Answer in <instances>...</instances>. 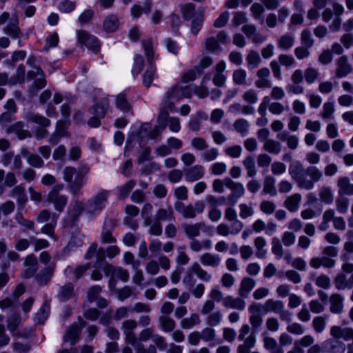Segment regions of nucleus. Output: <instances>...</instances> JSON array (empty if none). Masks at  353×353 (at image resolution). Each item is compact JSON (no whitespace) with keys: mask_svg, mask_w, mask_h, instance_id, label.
Segmentation results:
<instances>
[{"mask_svg":"<svg viewBox=\"0 0 353 353\" xmlns=\"http://www.w3.org/2000/svg\"><path fill=\"white\" fill-rule=\"evenodd\" d=\"M47 201L53 203L57 211L61 212L68 203V197L65 195L59 194L56 190H52L48 194Z\"/></svg>","mask_w":353,"mask_h":353,"instance_id":"9d476101","label":"nucleus"},{"mask_svg":"<svg viewBox=\"0 0 353 353\" xmlns=\"http://www.w3.org/2000/svg\"><path fill=\"white\" fill-rule=\"evenodd\" d=\"M85 204L79 201H74L72 204V208L68 212V219L70 222L74 223L80 216L82 212H85Z\"/></svg>","mask_w":353,"mask_h":353,"instance_id":"c85d7f7f","label":"nucleus"},{"mask_svg":"<svg viewBox=\"0 0 353 353\" xmlns=\"http://www.w3.org/2000/svg\"><path fill=\"white\" fill-rule=\"evenodd\" d=\"M89 263L81 265L74 268L72 266L68 265L64 270V274L67 277H70L73 280L79 279L85 272L90 268Z\"/></svg>","mask_w":353,"mask_h":353,"instance_id":"f3484780","label":"nucleus"},{"mask_svg":"<svg viewBox=\"0 0 353 353\" xmlns=\"http://www.w3.org/2000/svg\"><path fill=\"white\" fill-rule=\"evenodd\" d=\"M3 31L6 34L14 39L20 38L22 36V33L19 27V20L17 18L12 19L4 28Z\"/></svg>","mask_w":353,"mask_h":353,"instance_id":"c756f323","label":"nucleus"},{"mask_svg":"<svg viewBox=\"0 0 353 353\" xmlns=\"http://www.w3.org/2000/svg\"><path fill=\"white\" fill-rule=\"evenodd\" d=\"M115 292L117 293L118 299L121 301H123L132 296H134L136 298L134 289L128 285H125L123 288L117 289Z\"/></svg>","mask_w":353,"mask_h":353,"instance_id":"680f3d73","label":"nucleus"},{"mask_svg":"<svg viewBox=\"0 0 353 353\" xmlns=\"http://www.w3.org/2000/svg\"><path fill=\"white\" fill-rule=\"evenodd\" d=\"M281 147L280 142L273 139H267L263 145V148L265 151L274 154L280 153Z\"/></svg>","mask_w":353,"mask_h":353,"instance_id":"8fccbe9b","label":"nucleus"},{"mask_svg":"<svg viewBox=\"0 0 353 353\" xmlns=\"http://www.w3.org/2000/svg\"><path fill=\"white\" fill-rule=\"evenodd\" d=\"M330 334L331 336L336 340L343 339L345 341H352V343L347 345V353H353V328L333 325L330 327Z\"/></svg>","mask_w":353,"mask_h":353,"instance_id":"0eeeda50","label":"nucleus"},{"mask_svg":"<svg viewBox=\"0 0 353 353\" xmlns=\"http://www.w3.org/2000/svg\"><path fill=\"white\" fill-rule=\"evenodd\" d=\"M243 299L240 296L239 297H234L228 295L223 299V305L226 308L243 311L245 308V302Z\"/></svg>","mask_w":353,"mask_h":353,"instance_id":"ddd939ff","label":"nucleus"},{"mask_svg":"<svg viewBox=\"0 0 353 353\" xmlns=\"http://www.w3.org/2000/svg\"><path fill=\"white\" fill-rule=\"evenodd\" d=\"M335 74L337 78H343L347 76L352 71V67L348 62L346 56H341L336 61Z\"/></svg>","mask_w":353,"mask_h":353,"instance_id":"f8f14e48","label":"nucleus"},{"mask_svg":"<svg viewBox=\"0 0 353 353\" xmlns=\"http://www.w3.org/2000/svg\"><path fill=\"white\" fill-rule=\"evenodd\" d=\"M226 188L232 191L231 195L229 196V200L232 201L233 198L239 199L245 193V188L242 183L235 182L230 178L226 183Z\"/></svg>","mask_w":353,"mask_h":353,"instance_id":"cd10ccee","label":"nucleus"},{"mask_svg":"<svg viewBox=\"0 0 353 353\" xmlns=\"http://www.w3.org/2000/svg\"><path fill=\"white\" fill-rule=\"evenodd\" d=\"M201 74V70L199 69V67H194V68L190 69L183 73L181 76V81L185 83L193 81Z\"/></svg>","mask_w":353,"mask_h":353,"instance_id":"3c124183","label":"nucleus"},{"mask_svg":"<svg viewBox=\"0 0 353 353\" xmlns=\"http://www.w3.org/2000/svg\"><path fill=\"white\" fill-rule=\"evenodd\" d=\"M55 269V264H50L45 268L36 276L37 281L40 284H46L52 277Z\"/></svg>","mask_w":353,"mask_h":353,"instance_id":"e433bc0d","label":"nucleus"},{"mask_svg":"<svg viewBox=\"0 0 353 353\" xmlns=\"http://www.w3.org/2000/svg\"><path fill=\"white\" fill-rule=\"evenodd\" d=\"M26 70L23 65L18 66L15 74L10 79V85L22 83L25 81Z\"/></svg>","mask_w":353,"mask_h":353,"instance_id":"0e129e2a","label":"nucleus"},{"mask_svg":"<svg viewBox=\"0 0 353 353\" xmlns=\"http://www.w3.org/2000/svg\"><path fill=\"white\" fill-rule=\"evenodd\" d=\"M59 217V214L57 213H53L52 215V220L50 223L45 224L41 228V232L48 236L50 238L53 239L54 241H57L58 237L55 234V228L57 226V220Z\"/></svg>","mask_w":353,"mask_h":353,"instance_id":"5701e85b","label":"nucleus"},{"mask_svg":"<svg viewBox=\"0 0 353 353\" xmlns=\"http://www.w3.org/2000/svg\"><path fill=\"white\" fill-rule=\"evenodd\" d=\"M159 323L162 330L165 332H170L174 330L176 326V323L173 319L165 316L159 318Z\"/></svg>","mask_w":353,"mask_h":353,"instance_id":"69168bd1","label":"nucleus"},{"mask_svg":"<svg viewBox=\"0 0 353 353\" xmlns=\"http://www.w3.org/2000/svg\"><path fill=\"white\" fill-rule=\"evenodd\" d=\"M21 154L26 158L28 163L32 167L40 168L44 165V161L38 154L30 152L26 148L21 149Z\"/></svg>","mask_w":353,"mask_h":353,"instance_id":"a878e982","label":"nucleus"},{"mask_svg":"<svg viewBox=\"0 0 353 353\" xmlns=\"http://www.w3.org/2000/svg\"><path fill=\"white\" fill-rule=\"evenodd\" d=\"M243 164L246 170L248 177L253 178L256 176L257 171L256 169L255 161L252 156L246 157L243 161Z\"/></svg>","mask_w":353,"mask_h":353,"instance_id":"49530a36","label":"nucleus"},{"mask_svg":"<svg viewBox=\"0 0 353 353\" xmlns=\"http://www.w3.org/2000/svg\"><path fill=\"white\" fill-rule=\"evenodd\" d=\"M115 226V221L112 219H106L103 224V230L101 234V240L103 243H114L117 239L112 236L111 230Z\"/></svg>","mask_w":353,"mask_h":353,"instance_id":"9b49d317","label":"nucleus"},{"mask_svg":"<svg viewBox=\"0 0 353 353\" xmlns=\"http://www.w3.org/2000/svg\"><path fill=\"white\" fill-rule=\"evenodd\" d=\"M210 79V75L205 74L202 80L201 85H194V94L197 96L200 99H204L209 95L208 88L203 84L207 80Z\"/></svg>","mask_w":353,"mask_h":353,"instance_id":"603ef678","label":"nucleus"},{"mask_svg":"<svg viewBox=\"0 0 353 353\" xmlns=\"http://www.w3.org/2000/svg\"><path fill=\"white\" fill-rule=\"evenodd\" d=\"M201 323L200 316L196 313L192 314L189 317L184 318L181 321L182 328L189 330L199 325Z\"/></svg>","mask_w":353,"mask_h":353,"instance_id":"37998d69","label":"nucleus"},{"mask_svg":"<svg viewBox=\"0 0 353 353\" xmlns=\"http://www.w3.org/2000/svg\"><path fill=\"white\" fill-rule=\"evenodd\" d=\"M334 285L337 290L350 289L348 278L343 273L338 274L334 279Z\"/></svg>","mask_w":353,"mask_h":353,"instance_id":"bf43d9fd","label":"nucleus"},{"mask_svg":"<svg viewBox=\"0 0 353 353\" xmlns=\"http://www.w3.org/2000/svg\"><path fill=\"white\" fill-rule=\"evenodd\" d=\"M246 61L249 69L257 68L261 63L259 54L256 51L250 50L246 57Z\"/></svg>","mask_w":353,"mask_h":353,"instance_id":"6e6d98bb","label":"nucleus"},{"mask_svg":"<svg viewBox=\"0 0 353 353\" xmlns=\"http://www.w3.org/2000/svg\"><path fill=\"white\" fill-rule=\"evenodd\" d=\"M155 221L159 222L161 221H171L174 219L173 211L172 208L168 209L160 208L159 209L154 216Z\"/></svg>","mask_w":353,"mask_h":353,"instance_id":"5fc2aeb1","label":"nucleus"},{"mask_svg":"<svg viewBox=\"0 0 353 353\" xmlns=\"http://www.w3.org/2000/svg\"><path fill=\"white\" fill-rule=\"evenodd\" d=\"M228 43V35L224 31H220L216 37H211L205 40V48L211 52L217 53L221 51V45Z\"/></svg>","mask_w":353,"mask_h":353,"instance_id":"1a4fd4ad","label":"nucleus"},{"mask_svg":"<svg viewBox=\"0 0 353 353\" xmlns=\"http://www.w3.org/2000/svg\"><path fill=\"white\" fill-rule=\"evenodd\" d=\"M142 46L146 57V63L142 55L136 54L134 57L132 74L134 77H137L143 70L144 67L146 66L143 74V84L148 88L151 85L157 74V69L154 61L158 59V57L154 55L153 43L151 39H143Z\"/></svg>","mask_w":353,"mask_h":353,"instance_id":"f257e3e1","label":"nucleus"},{"mask_svg":"<svg viewBox=\"0 0 353 353\" xmlns=\"http://www.w3.org/2000/svg\"><path fill=\"white\" fill-rule=\"evenodd\" d=\"M26 119L28 122L38 124L42 127H48L51 123L48 119L39 114H30L27 116Z\"/></svg>","mask_w":353,"mask_h":353,"instance_id":"13d9d810","label":"nucleus"},{"mask_svg":"<svg viewBox=\"0 0 353 353\" xmlns=\"http://www.w3.org/2000/svg\"><path fill=\"white\" fill-rule=\"evenodd\" d=\"M152 0H145L143 6H141L138 4H134L131 8V14L135 17H139L143 12L148 14L151 10Z\"/></svg>","mask_w":353,"mask_h":353,"instance_id":"a19ab883","label":"nucleus"},{"mask_svg":"<svg viewBox=\"0 0 353 353\" xmlns=\"http://www.w3.org/2000/svg\"><path fill=\"white\" fill-rule=\"evenodd\" d=\"M256 344V336L254 334H251L243 341V343L238 345L236 352L237 353H250V350L252 349Z\"/></svg>","mask_w":353,"mask_h":353,"instance_id":"4c0bfd02","label":"nucleus"},{"mask_svg":"<svg viewBox=\"0 0 353 353\" xmlns=\"http://www.w3.org/2000/svg\"><path fill=\"white\" fill-rule=\"evenodd\" d=\"M294 43V37L291 34H285L277 40V46L282 50H288Z\"/></svg>","mask_w":353,"mask_h":353,"instance_id":"ea45409f","label":"nucleus"},{"mask_svg":"<svg viewBox=\"0 0 353 353\" xmlns=\"http://www.w3.org/2000/svg\"><path fill=\"white\" fill-rule=\"evenodd\" d=\"M103 26L105 31L113 32L119 26V20L115 15H110L105 19Z\"/></svg>","mask_w":353,"mask_h":353,"instance_id":"de8ad7c7","label":"nucleus"},{"mask_svg":"<svg viewBox=\"0 0 353 353\" xmlns=\"http://www.w3.org/2000/svg\"><path fill=\"white\" fill-rule=\"evenodd\" d=\"M256 285L255 281L250 277H244L242 279L238 294L241 298H248L251 291Z\"/></svg>","mask_w":353,"mask_h":353,"instance_id":"412c9836","label":"nucleus"},{"mask_svg":"<svg viewBox=\"0 0 353 353\" xmlns=\"http://www.w3.org/2000/svg\"><path fill=\"white\" fill-rule=\"evenodd\" d=\"M288 172L300 188L307 190L313 189L314 183L318 182L323 176L322 172L316 166L311 165L305 169L299 161L290 165Z\"/></svg>","mask_w":353,"mask_h":353,"instance_id":"f03ea898","label":"nucleus"},{"mask_svg":"<svg viewBox=\"0 0 353 353\" xmlns=\"http://www.w3.org/2000/svg\"><path fill=\"white\" fill-rule=\"evenodd\" d=\"M28 76L30 79L36 78L37 76H40V78L36 79L34 81V86L38 89H42L46 85V81L45 79V74L43 71L40 67L35 68V71H29Z\"/></svg>","mask_w":353,"mask_h":353,"instance_id":"c9c22d12","label":"nucleus"},{"mask_svg":"<svg viewBox=\"0 0 353 353\" xmlns=\"http://www.w3.org/2000/svg\"><path fill=\"white\" fill-rule=\"evenodd\" d=\"M263 191L265 194L274 196L277 194L275 188V179L272 176H267L264 179Z\"/></svg>","mask_w":353,"mask_h":353,"instance_id":"c03bdc74","label":"nucleus"},{"mask_svg":"<svg viewBox=\"0 0 353 353\" xmlns=\"http://www.w3.org/2000/svg\"><path fill=\"white\" fill-rule=\"evenodd\" d=\"M180 85L176 84L170 88L165 93L163 99L161 102V112L159 115V120L166 119L168 116V111L176 112L178 110L175 107V102L182 99Z\"/></svg>","mask_w":353,"mask_h":353,"instance_id":"20e7f679","label":"nucleus"},{"mask_svg":"<svg viewBox=\"0 0 353 353\" xmlns=\"http://www.w3.org/2000/svg\"><path fill=\"white\" fill-rule=\"evenodd\" d=\"M247 73L243 69H238L234 71L232 74L233 82L238 85H245L247 84Z\"/></svg>","mask_w":353,"mask_h":353,"instance_id":"052dcab7","label":"nucleus"},{"mask_svg":"<svg viewBox=\"0 0 353 353\" xmlns=\"http://www.w3.org/2000/svg\"><path fill=\"white\" fill-rule=\"evenodd\" d=\"M191 270L199 279L205 282H210L211 281L212 275L203 268H202V267L197 262L192 263L191 265Z\"/></svg>","mask_w":353,"mask_h":353,"instance_id":"79ce46f5","label":"nucleus"},{"mask_svg":"<svg viewBox=\"0 0 353 353\" xmlns=\"http://www.w3.org/2000/svg\"><path fill=\"white\" fill-rule=\"evenodd\" d=\"M204 175V168L201 165H194L185 170V180L194 182L203 178Z\"/></svg>","mask_w":353,"mask_h":353,"instance_id":"6ab92c4d","label":"nucleus"},{"mask_svg":"<svg viewBox=\"0 0 353 353\" xmlns=\"http://www.w3.org/2000/svg\"><path fill=\"white\" fill-rule=\"evenodd\" d=\"M199 261L203 266L218 268L221 262V258L219 254L205 252L199 256Z\"/></svg>","mask_w":353,"mask_h":353,"instance_id":"2eb2a0df","label":"nucleus"},{"mask_svg":"<svg viewBox=\"0 0 353 353\" xmlns=\"http://www.w3.org/2000/svg\"><path fill=\"white\" fill-rule=\"evenodd\" d=\"M50 312V303L48 301H46L35 314L34 321L39 324H43L48 318Z\"/></svg>","mask_w":353,"mask_h":353,"instance_id":"473e14b6","label":"nucleus"},{"mask_svg":"<svg viewBox=\"0 0 353 353\" xmlns=\"http://www.w3.org/2000/svg\"><path fill=\"white\" fill-rule=\"evenodd\" d=\"M301 201V195L299 193H295L285 199L284 206L290 212H296L299 208Z\"/></svg>","mask_w":353,"mask_h":353,"instance_id":"72a5a7b5","label":"nucleus"},{"mask_svg":"<svg viewBox=\"0 0 353 353\" xmlns=\"http://www.w3.org/2000/svg\"><path fill=\"white\" fill-rule=\"evenodd\" d=\"M175 210L185 219H194L197 214L204 211L205 203L203 201H197L194 205H185L182 202H176L174 205Z\"/></svg>","mask_w":353,"mask_h":353,"instance_id":"423d86ee","label":"nucleus"},{"mask_svg":"<svg viewBox=\"0 0 353 353\" xmlns=\"http://www.w3.org/2000/svg\"><path fill=\"white\" fill-rule=\"evenodd\" d=\"M312 325L316 334H321L326 328L327 319L323 316H315L312 320Z\"/></svg>","mask_w":353,"mask_h":353,"instance_id":"09e8293b","label":"nucleus"},{"mask_svg":"<svg viewBox=\"0 0 353 353\" xmlns=\"http://www.w3.org/2000/svg\"><path fill=\"white\" fill-rule=\"evenodd\" d=\"M10 196L17 199V204L20 208H23L28 201L25 188L22 185H16L11 191Z\"/></svg>","mask_w":353,"mask_h":353,"instance_id":"7c9ffc66","label":"nucleus"},{"mask_svg":"<svg viewBox=\"0 0 353 353\" xmlns=\"http://www.w3.org/2000/svg\"><path fill=\"white\" fill-rule=\"evenodd\" d=\"M343 301L344 297L338 293L332 294L329 299L330 304V311L332 314H339L343 312Z\"/></svg>","mask_w":353,"mask_h":353,"instance_id":"dca6fc26","label":"nucleus"},{"mask_svg":"<svg viewBox=\"0 0 353 353\" xmlns=\"http://www.w3.org/2000/svg\"><path fill=\"white\" fill-rule=\"evenodd\" d=\"M249 126L248 121L245 119H239L233 124L234 130L243 137L248 134Z\"/></svg>","mask_w":353,"mask_h":353,"instance_id":"864d4df0","label":"nucleus"},{"mask_svg":"<svg viewBox=\"0 0 353 353\" xmlns=\"http://www.w3.org/2000/svg\"><path fill=\"white\" fill-rule=\"evenodd\" d=\"M334 102L327 101L324 103L322 111L320 113V117L324 120H330L333 119L334 113Z\"/></svg>","mask_w":353,"mask_h":353,"instance_id":"4d7b16f0","label":"nucleus"},{"mask_svg":"<svg viewBox=\"0 0 353 353\" xmlns=\"http://www.w3.org/2000/svg\"><path fill=\"white\" fill-rule=\"evenodd\" d=\"M23 127V123L22 121H18L8 126L6 131L9 134H15L19 139H24L30 137V133L28 130H25Z\"/></svg>","mask_w":353,"mask_h":353,"instance_id":"aec40b11","label":"nucleus"},{"mask_svg":"<svg viewBox=\"0 0 353 353\" xmlns=\"http://www.w3.org/2000/svg\"><path fill=\"white\" fill-rule=\"evenodd\" d=\"M81 331V328L77 323L72 324L63 337V342L70 343L71 345H75L79 341Z\"/></svg>","mask_w":353,"mask_h":353,"instance_id":"4468645a","label":"nucleus"},{"mask_svg":"<svg viewBox=\"0 0 353 353\" xmlns=\"http://www.w3.org/2000/svg\"><path fill=\"white\" fill-rule=\"evenodd\" d=\"M115 104L118 109L124 112L130 110L131 105L127 99V95L125 92H121L117 96Z\"/></svg>","mask_w":353,"mask_h":353,"instance_id":"a18cd8bd","label":"nucleus"},{"mask_svg":"<svg viewBox=\"0 0 353 353\" xmlns=\"http://www.w3.org/2000/svg\"><path fill=\"white\" fill-rule=\"evenodd\" d=\"M110 275L113 276L123 282H127L129 279V272L127 270L121 267H113Z\"/></svg>","mask_w":353,"mask_h":353,"instance_id":"338daca9","label":"nucleus"},{"mask_svg":"<svg viewBox=\"0 0 353 353\" xmlns=\"http://www.w3.org/2000/svg\"><path fill=\"white\" fill-rule=\"evenodd\" d=\"M90 172V167L86 165H81L78 168L67 166L63 169V179L68 183L70 192L77 194L83 186L88 181L87 174Z\"/></svg>","mask_w":353,"mask_h":353,"instance_id":"7ed1b4c3","label":"nucleus"},{"mask_svg":"<svg viewBox=\"0 0 353 353\" xmlns=\"http://www.w3.org/2000/svg\"><path fill=\"white\" fill-rule=\"evenodd\" d=\"M110 107L109 100L107 98H102L96 102L90 109V112L94 115H99L104 118Z\"/></svg>","mask_w":353,"mask_h":353,"instance_id":"a211bd4d","label":"nucleus"},{"mask_svg":"<svg viewBox=\"0 0 353 353\" xmlns=\"http://www.w3.org/2000/svg\"><path fill=\"white\" fill-rule=\"evenodd\" d=\"M283 303L281 301L268 299L265 303V307L267 311L273 312L276 314L281 312L283 309Z\"/></svg>","mask_w":353,"mask_h":353,"instance_id":"e2e57ef3","label":"nucleus"},{"mask_svg":"<svg viewBox=\"0 0 353 353\" xmlns=\"http://www.w3.org/2000/svg\"><path fill=\"white\" fill-rule=\"evenodd\" d=\"M337 186L339 196H353V183H351L349 178L344 176L338 179Z\"/></svg>","mask_w":353,"mask_h":353,"instance_id":"bb28decb","label":"nucleus"},{"mask_svg":"<svg viewBox=\"0 0 353 353\" xmlns=\"http://www.w3.org/2000/svg\"><path fill=\"white\" fill-rule=\"evenodd\" d=\"M109 196V191L105 190L99 191L96 195L88 200L85 203V212L91 216L99 214L105 208Z\"/></svg>","mask_w":353,"mask_h":353,"instance_id":"39448f33","label":"nucleus"},{"mask_svg":"<svg viewBox=\"0 0 353 353\" xmlns=\"http://www.w3.org/2000/svg\"><path fill=\"white\" fill-rule=\"evenodd\" d=\"M77 37L78 42L81 45L85 46L95 53L99 51L101 48L100 41L94 35L90 34L85 30H80L77 31Z\"/></svg>","mask_w":353,"mask_h":353,"instance_id":"6e6552de","label":"nucleus"},{"mask_svg":"<svg viewBox=\"0 0 353 353\" xmlns=\"http://www.w3.org/2000/svg\"><path fill=\"white\" fill-rule=\"evenodd\" d=\"M186 247L185 245L179 246L177 248V256L176 257V262L181 265H187L190 261V257L187 254Z\"/></svg>","mask_w":353,"mask_h":353,"instance_id":"774afa93","label":"nucleus"},{"mask_svg":"<svg viewBox=\"0 0 353 353\" xmlns=\"http://www.w3.org/2000/svg\"><path fill=\"white\" fill-rule=\"evenodd\" d=\"M205 226V223L199 222L194 224L184 223L182 225V229L186 236L191 239L200 235V232Z\"/></svg>","mask_w":353,"mask_h":353,"instance_id":"b1692460","label":"nucleus"},{"mask_svg":"<svg viewBox=\"0 0 353 353\" xmlns=\"http://www.w3.org/2000/svg\"><path fill=\"white\" fill-rule=\"evenodd\" d=\"M74 296V285L71 283L59 288L57 298L61 302H65Z\"/></svg>","mask_w":353,"mask_h":353,"instance_id":"f704fd0d","label":"nucleus"},{"mask_svg":"<svg viewBox=\"0 0 353 353\" xmlns=\"http://www.w3.org/2000/svg\"><path fill=\"white\" fill-rule=\"evenodd\" d=\"M254 245L256 248V256L259 259H263L267 254L265 246L267 242L264 237L258 236L254 241Z\"/></svg>","mask_w":353,"mask_h":353,"instance_id":"58836bf2","label":"nucleus"},{"mask_svg":"<svg viewBox=\"0 0 353 353\" xmlns=\"http://www.w3.org/2000/svg\"><path fill=\"white\" fill-rule=\"evenodd\" d=\"M83 244V240L81 236L72 235L70 240L62 250V255L63 256L69 255V254L74 251L77 248L81 247Z\"/></svg>","mask_w":353,"mask_h":353,"instance_id":"2f4dec72","label":"nucleus"},{"mask_svg":"<svg viewBox=\"0 0 353 353\" xmlns=\"http://www.w3.org/2000/svg\"><path fill=\"white\" fill-rule=\"evenodd\" d=\"M97 261L95 265L97 268H101L103 272L106 276H110V272L112 270V265L105 260V252L103 248L97 249L96 252Z\"/></svg>","mask_w":353,"mask_h":353,"instance_id":"4be33fe9","label":"nucleus"},{"mask_svg":"<svg viewBox=\"0 0 353 353\" xmlns=\"http://www.w3.org/2000/svg\"><path fill=\"white\" fill-rule=\"evenodd\" d=\"M200 333L202 341L210 343L211 346L216 345L222 342L221 339L216 338V331L212 327H206Z\"/></svg>","mask_w":353,"mask_h":353,"instance_id":"393cba45","label":"nucleus"}]
</instances>
